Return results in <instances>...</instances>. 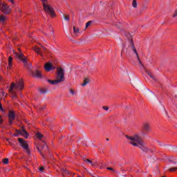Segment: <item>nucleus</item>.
I'll return each mask as SVG.
<instances>
[{
  "label": "nucleus",
  "instance_id": "f257e3e1",
  "mask_svg": "<svg viewBox=\"0 0 177 177\" xmlns=\"http://www.w3.org/2000/svg\"><path fill=\"white\" fill-rule=\"evenodd\" d=\"M147 133L145 131L141 132V136H139L138 134L134 135L133 137L126 135L125 137L127 139L130 140V145H132V146H134L135 147H139L140 150L142 151L147 152L149 151V153H153V151L150 149H147L146 146L145 145V142H143V138L145 136H147Z\"/></svg>",
  "mask_w": 177,
  "mask_h": 177
},
{
  "label": "nucleus",
  "instance_id": "f03ea898",
  "mask_svg": "<svg viewBox=\"0 0 177 177\" xmlns=\"http://www.w3.org/2000/svg\"><path fill=\"white\" fill-rule=\"evenodd\" d=\"M48 81L49 84H51L52 85H56L57 84H59V82H63V81H64V69H63L62 68H57V80H48Z\"/></svg>",
  "mask_w": 177,
  "mask_h": 177
},
{
  "label": "nucleus",
  "instance_id": "7ed1b4c3",
  "mask_svg": "<svg viewBox=\"0 0 177 177\" xmlns=\"http://www.w3.org/2000/svg\"><path fill=\"white\" fill-rule=\"evenodd\" d=\"M15 88H16L17 89H19V91H22V89L24 88V83L23 82V80H19L16 82V84L15 83L11 84V86L9 88V92L10 93L13 94L12 97H16L15 91H13V89H15Z\"/></svg>",
  "mask_w": 177,
  "mask_h": 177
},
{
  "label": "nucleus",
  "instance_id": "20e7f679",
  "mask_svg": "<svg viewBox=\"0 0 177 177\" xmlns=\"http://www.w3.org/2000/svg\"><path fill=\"white\" fill-rule=\"evenodd\" d=\"M43 9L47 15H50L52 17H55L56 16V13L55 12V10L49 3L43 2Z\"/></svg>",
  "mask_w": 177,
  "mask_h": 177
},
{
  "label": "nucleus",
  "instance_id": "39448f33",
  "mask_svg": "<svg viewBox=\"0 0 177 177\" xmlns=\"http://www.w3.org/2000/svg\"><path fill=\"white\" fill-rule=\"evenodd\" d=\"M18 50L19 53H17L14 51V55L17 59H19V60H21L24 63V66L26 67V68H28V62H27V58L24 57V55H23V53H21L20 48H18Z\"/></svg>",
  "mask_w": 177,
  "mask_h": 177
},
{
  "label": "nucleus",
  "instance_id": "423d86ee",
  "mask_svg": "<svg viewBox=\"0 0 177 177\" xmlns=\"http://www.w3.org/2000/svg\"><path fill=\"white\" fill-rule=\"evenodd\" d=\"M129 50L136 55L138 62L140 63V64L143 66V64H142V62H140V59H139V55L138 54V51H136V48H135V45H133V41L132 40L130 41V45L127 49V52H129Z\"/></svg>",
  "mask_w": 177,
  "mask_h": 177
},
{
  "label": "nucleus",
  "instance_id": "0eeeda50",
  "mask_svg": "<svg viewBox=\"0 0 177 177\" xmlns=\"http://www.w3.org/2000/svg\"><path fill=\"white\" fill-rule=\"evenodd\" d=\"M37 150L42 156L43 158H45V155H44V152H46L48 150V145H46V143L42 142L40 146L37 147Z\"/></svg>",
  "mask_w": 177,
  "mask_h": 177
},
{
  "label": "nucleus",
  "instance_id": "6e6552de",
  "mask_svg": "<svg viewBox=\"0 0 177 177\" xmlns=\"http://www.w3.org/2000/svg\"><path fill=\"white\" fill-rule=\"evenodd\" d=\"M33 50L36 52L38 55H40V56H44V53L46 52V48L41 46V48H39L37 46L33 48Z\"/></svg>",
  "mask_w": 177,
  "mask_h": 177
},
{
  "label": "nucleus",
  "instance_id": "1a4fd4ad",
  "mask_svg": "<svg viewBox=\"0 0 177 177\" xmlns=\"http://www.w3.org/2000/svg\"><path fill=\"white\" fill-rule=\"evenodd\" d=\"M16 133L15 134L14 136H19V135H22L26 139L28 138V133L24 129H22L21 130H16Z\"/></svg>",
  "mask_w": 177,
  "mask_h": 177
},
{
  "label": "nucleus",
  "instance_id": "9d476101",
  "mask_svg": "<svg viewBox=\"0 0 177 177\" xmlns=\"http://www.w3.org/2000/svg\"><path fill=\"white\" fill-rule=\"evenodd\" d=\"M16 118V114H15V111H9L8 113V120H9V124L12 125L13 124V120Z\"/></svg>",
  "mask_w": 177,
  "mask_h": 177
},
{
  "label": "nucleus",
  "instance_id": "9b49d317",
  "mask_svg": "<svg viewBox=\"0 0 177 177\" xmlns=\"http://www.w3.org/2000/svg\"><path fill=\"white\" fill-rule=\"evenodd\" d=\"M18 142L20 145V146L24 149V150H27L28 149V144L27 143V141L24 140L23 138H18Z\"/></svg>",
  "mask_w": 177,
  "mask_h": 177
},
{
  "label": "nucleus",
  "instance_id": "f8f14e48",
  "mask_svg": "<svg viewBox=\"0 0 177 177\" xmlns=\"http://www.w3.org/2000/svg\"><path fill=\"white\" fill-rule=\"evenodd\" d=\"M1 10L3 12V13H5V15H9V13H10V8L9 6H8V5H6V3L2 4Z\"/></svg>",
  "mask_w": 177,
  "mask_h": 177
},
{
  "label": "nucleus",
  "instance_id": "ddd939ff",
  "mask_svg": "<svg viewBox=\"0 0 177 177\" xmlns=\"http://www.w3.org/2000/svg\"><path fill=\"white\" fill-rule=\"evenodd\" d=\"M44 69L46 71H51V70H55V67H53V64L47 63L44 65Z\"/></svg>",
  "mask_w": 177,
  "mask_h": 177
},
{
  "label": "nucleus",
  "instance_id": "4468645a",
  "mask_svg": "<svg viewBox=\"0 0 177 177\" xmlns=\"http://www.w3.org/2000/svg\"><path fill=\"white\" fill-rule=\"evenodd\" d=\"M143 130L145 132H150L151 131V129L150 128V124L148 122H145L142 125Z\"/></svg>",
  "mask_w": 177,
  "mask_h": 177
},
{
  "label": "nucleus",
  "instance_id": "2eb2a0df",
  "mask_svg": "<svg viewBox=\"0 0 177 177\" xmlns=\"http://www.w3.org/2000/svg\"><path fill=\"white\" fill-rule=\"evenodd\" d=\"M32 75H33L36 78H42V73H41V71L38 70L35 71V72H32Z\"/></svg>",
  "mask_w": 177,
  "mask_h": 177
},
{
  "label": "nucleus",
  "instance_id": "dca6fc26",
  "mask_svg": "<svg viewBox=\"0 0 177 177\" xmlns=\"http://www.w3.org/2000/svg\"><path fill=\"white\" fill-rule=\"evenodd\" d=\"M145 95L147 97H148L149 99H151V97L154 96V93L151 91L150 90H147Z\"/></svg>",
  "mask_w": 177,
  "mask_h": 177
},
{
  "label": "nucleus",
  "instance_id": "f3484780",
  "mask_svg": "<svg viewBox=\"0 0 177 177\" xmlns=\"http://www.w3.org/2000/svg\"><path fill=\"white\" fill-rule=\"evenodd\" d=\"M83 160H84V161L85 162H87L88 164H91V165H92L93 167H95L96 162H95L94 163H93L92 160H89V159L84 158Z\"/></svg>",
  "mask_w": 177,
  "mask_h": 177
},
{
  "label": "nucleus",
  "instance_id": "a211bd4d",
  "mask_svg": "<svg viewBox=\"0 0 177 177\" xmlns=\"http://www.w3.org/2000/svg\"><path fill=\"white\" fill-rule=\"evenodd\" d=\"M12 62H13V58H12V57H8V66H9V67H12Z\"/></svg>",
  "mask_w": 177,
  "mask_h": 177
},
{
  "label": "nucleus",
  "instance_id": "6ab92c4d",
  "mask_svg": "<svg viewBox=\"0 0 177 177\" xmlns=\"http://www.w3.org/2000/svg\"><path fill=\"white\" fill-rule=\"evenodd\" d=\"M39 92H40V95H45V93H46L48 91L46 90V88H40Z\"/></svg>",
  "mask_w": 177,
  "mask_h": 177
},
{
  "label": "nucleus",
  "instance_id": "aec40b11",
  "mask_svg": "<svg viewBox=\"0 0 177 177\" xmlns=\"http://www.w3.org/2000/svg\"><path fill=\"white\" fill-rule=\"evenodd\" d=\"M89 84V80L88 79H85L84 81V83L82 84V86H86V85H88Z\"/></svg>",
  "mask_w": 177,
  "mask_h": 177
},
{
  "label": "nucleus",
  "instance_id": "412c9836",
  "mask_svg": "<svg viewBox=\"0 0 177 177\" xmlns=\"http://www.w3.org/2000/svg\"><path fill=\"white\" fill-rule=\"evenodd\" d=\"M73 32L75 34H78V32H80V29L76 28L75 26H73Z\"/></svg>",
  "mask_w": 177,
  "mask_h": 177
},
{
  "label": "nucleus",
  "instance_id": "4be33fe9",
  "mask_svg": "<svg viewBox=\"0 0 177 177\" xmlns=\"http://www.w3.org/2000/svg\"><path fill=\"white\" fill-rule=\"evenodd\" d=\"M132 6H133V8L138 7V3L136 2V0H133Z\"/></svg>",
  "mask_w": 177,
  "mask_h": 177
},
{
  "label": "nucleus",
  "instance_id": "5701e85b",
  "mask_svg": "<svg viewBox=\"0 0 177 177\" xmlns=\"http://www.w3.org/2000/svg\"><path fill=\"white\" fill-rule=\"evenodd\" d=\"M146 73L151 78H152V80H156V77H154V76H153V75H151L149 71H146Z\"/></svg>",
  "mask_w": 177,
  "mask_h": 177
},
{
  "label": "nucleus",
  "instance_id": "b1692460",
  "mask_svg": "<svg viewBox=\"0 0 177 177\" xmlns=\"http://www.w3.org/2000/svg\"><path fill=\"white\" fill-rule=\"evenodd\" d=\"M3 164H6V165L9 164V159L8 158L3 159Z\"/></svg>",
  "mask_w": 177,
  "mask_h": 177
},
{
  "label": "nucleus",
  "instance_id": "393cba45",
  "mask_svg": "<svg viewBox=\"0 0 177 177\" xmlns=\"http://www.w3.org/2000/svg\"><path fill=\"white\" fill-rule=\"evenodd\" d=\"M91 24H92V21H88L86 24V28H88V27H89V26H91Z\"/></svg>",
  "mask_w": 177,
  "mask_h": 177
},
{
  "label": "nucleus",
  "instance_id": "a878e982",
  "mask_svg": "<svg viewBox=\"0 0 177 177\" xmlns=\"http://www.w3.org/2000/svg\"><path fill=\"white\" fill-rule=\"evenodd\" d=\"M156 142H157L158 145L159 146H160L161 147L165 146V145L162 144V142H161L160 141L156 140Z\"/></svg>",
  "mask_w": 177,
  "mask_h": 177
},
{
  "label": "nucleus",
  "instance_id": "bb28decb",
  "mask_svg": "<svg viewBox=\"0 0 177 177\" xmlns=\"http://www.w3.org/2000/svg\"><path fill=\"white\" fill-rule=\"evenodd\" d=\"M5 20H6L5 17L1 15V16H0V21H1L2 23H3V21H5Z\"/></svg>",
  "mask_w": 177,
  "mask_h": 177
},
{
  "label": "nucleus",
  "instance_id": "cd10ccee",
  "mask_svg": "<svg viewBox=\"0 0 177 177\" xmlns=\"http://www.w3.org/2000/svg\"><path fill=\"white\" fill-rule=\"evenodd\" d=\"M37 136L39 139H42V138H44V136L41 134V133H38Z\"/></svg>",
  "mask_w": 177,
  "mask_h": 177
},
{
  "label": "nucleus",
  "instance_id": "c85d7f7f",
  "mask_svg": "<svg viewBox=\"0 0 177 177\" xmlns=\"http://www.w3.org/2000/svg\"><path fill=\"white\" fill-rule=\"evenodd\" d=\"M169 172H175L176 171V167H171L169 169Z\"/></svg>",
  "mask_w": 177,
  "mask_h": 177
},
{
  "label": "nucleus",
  "instance_id": "c756f323",
  "mask_svg": "<svg viewBox=\"0 0 177 177\" xmlns=\"http://www.w3.org/2000/svg\"><path fill=\"white\" fill-rule=\"evenodd\" d=\"M64 20H66V21H68V20H70V16L66 15V16H64Z\"/></svg>",
  "mask_w": 177,
  "mask_h": 177
},
{
  "label": "nucleus",
  "instance_id": "7c9ffc66",
  "mask_svg": "<svg viewBox=\"0 0 177 177\" xmlns=\"http://www.w3.org/2000/svg\"><path fill=\"white\" fill-rule=\"evenodd\" d=\"M113 26H115V27H118V28H120V27H121V24L120 23L113 24Z\"/></svg>",
  "mask_w": 177,
  "mask_h": 177
},
{
  "label": "nucleus",
  "instance_id": "2f4dec72",
  "mask_svg": "<svg viewBox=\"0 0 177 177\" xmlns=\"http://www.w3.org/2000/svg\"><path fill=\"white\" fill-rule=\"evenodd\" d=\"M173 17H177V8L175 10Z\"/></svg>",
  "mask_w": 177,
  "mask_h": 177
},
{
  "label": "nucleus",
  "instance_id": "473e14b6",
  "mask_svg": "<svg viewBox=\"0 0 177 177\" xmlns=\"http://www.w3.org/2000/svg\"><path fill=\"white\" fill-rule=\"evenodd\" d=\"M106 169H109V171H112L113 172H115V170L113 169L112 167H107Z\"/></svg>",
  "mask_w": 177,
  "mask_h": 177
},
{
  "label": "nucleus",
  "instance_id": "72a5a7b5",
  "mask_svg": "<svg viewBox=\"0 0 177 177\" xmlns=\"http://www.w3.org/2000/svg\"><path fill=\"white\" fill-rule=\"evenodd\" d=\"M0 111H5V110H3V107H2V104H1V103H0Z\"/></svg>",
  "mask_w": 177,
  "mask_h": 177
},
{
  "label": "nucleus",
  "instance_id": "f704fd0d",
  "mask_svg": "<svg viewBox=\"0 0 177 177\" xmlns=\"http://www.w3.org/2000/svg\"><path fill=\"white\" fill-rule=\"evenodd\" d=\"M102 109L107 111V110H109V106H102Z\"/></svg>",
  "mask_w": 177,
  "mask_h": 177
},
{
  "label": "nucleus",
  "instance_id": "c9c22d12",
  "mask_svg": "<svg viewBox=\"0 0 177 177\" xmlns=\"http://www.w3.org/2000/svg\"><path fill=\"white\" fill-rule=\"evenodd\" d=\"M3 120H2V116L0 115V125L1 124H3Z\"/></svg>",
  "mask_w": 177,
  "mask_h": 177
},
{
  "label": "nucleus",
  "instance_id": "e433bc0d",
  "mask_svg": "<svg viewBox=\"0 0 177 177\" xmlns=\"http://www.w3.org/2000/svg\"><path fill=\"white\" fill-rule=\"evenodd\" d=\"M70 93H71V95H74V90L71 89V90H70Z\"/></svg>",
  "mask_w": 177,
  "mask_h": 177
},
{
  "label": "nucleus",
  "instance_id": "4c0bfd02",
  "mask_svg": "<svg viewBox=\"0 0 177 177\" xmlns=\"http://www.w3.org/2000/svg\"><path fill=\"white\" fill-rule=\"evenodd\" d=\"M170 162H172V164H177V162L175 160H170Z\"/></svg>",
  "mask_w": 177,
  "mask_h": 177
},
{
  "label": "nucleus",
  "instance_id": "58836bf2",
  "mask_svg": "<svg viewBox=\"0 0 177 177\" xmlns=\"http://www.w3.org/2000/svg\"><path fill=\"white\" fill-rule=\"evenodd\" d=\"M26 152L28 154H30V149H26Z\"/></svg>",
  "mask_w": 177,
  "mask_h": 177
},
{
  "label": "nucleus",
  "instance_id": "ea45409f",
  "mask_svg": "<svg viewBox=\"0 0 177 177\" xmlns=\"http://www.w3.org/2000/svg\"><path fill=\"white\" fill-rule=\"evenodd\" d=\"M39 171L42 172V171H44V167H40Z\"/></svg>",
  "mask_w": 177,
  "mask_h": 177
},
{
  "label": "nucleus",
  "instance_id": "a19ab883",
  "mask_svg": "<svg viewBox=\"0 0 177 177\" xmlns=\"http://www.w3.org/2000/svg\"><path fill=\"white\" fill-rule=\"evenodd\" d=\"M9 145H10L12 147L14 146V144L12 142H9Z\"/></svg>",
  "mask_w": 177,
  "mask_h": 177
},
{
  "label": "nucleus",
  "instance_id": "79ce46f5",
  "mask_svg": "<svg viewBox=\"0 0 177 177\" xmlns=\"http://www.w3.org/2000/svg\"><path fill=\"white\" fill-rule=\"evenodd\" d=\"M50 34H51V35H53V30H52V28H51Z\"/></svg>",
  "mask_w": 177,
  "mask_h": 177
},
{
  "label": "nucleus",
  "instance_id": "37998d69",
  "mask_svg": "<svg viewBox=\"0 0 177 177\" xmlns=\"http://www.w3.org/2000/svg\"><path fill=\"white\" fill-rule=\"evenodd\" d=\"M1 93H2L3 96H5V92L2 91Z\"/></svg>",
  "mask_w": 177,
  "mask_h": 177
},
{
  "label": "nucleus",
  "instance_id": "c03bdc74",
  "mask_svg": "<svg viewBox=\"0 0 177 177\" xmlns=\"http://www.w3.org/2000/svg\"><path fill=\"white\" fill-rule=\"evenodd\" d=\"M12 3H13L14 0H9Z\"/></svg>",
  "mask_w": 177,
  "mask_h": 177
},
{
  "label": "nucleus",
  "instance_id": "a18cd8bd",
  "mask_svg": "<svg viewBox=\"0 0 177 177\" xmlns=\"http://www.w3.org/2000/svg\"><path fill=\"white\" fill-rule=\"evenodd\" d=\"M6 140H7V142H8V143H9V142H10V141H9L8 138H7Z\"/></svg>",
  "mask_w": 177,
  "mask_h": 177
},
{
  "label": "nucleus",
  "instance_id": "49530a36",
  "mask_svg": "<svg viewBox=\"0 0 177 177\" xmlns=\"http://www.w3.org/2000/svg\"><path fill=\"white\" fill-rule=\"evenodd\" d=\"M145 2H149V1H150V0H145Z\"/></svg>",
  "mask_w": 177,
  "mask_h": 177
},
{
  "label": "nucleus",
  "instance_id": "de8ad7c7",
  "mask_svg": "<svg viewBox=\"0 0 177 177\" xmlns=\"http://www.w3.org/2000/svg\"><path fill=\"white\" fill-rule=\"evenodd\" d=\"M129 37H131V35L129 33Z\"/></svg>",
  "mask_w": 177,
  "mask_h": 177
},
{
  "label": "nucleus",
  "instance_id": "09e8293b",
  "mask_svg": "<svg viewBox=\"0 0 177 177\" xmlns=\"http://www.w3.org/2000/svg\"><path fill=\"white\" fill-rule=\"evenodd\" d=\"M106 140L109 141V138H106Z\"/></svg>",
  "mask_w": 177,
  "mask_h": 177
},
{
  "label": "nucleus",
  "instance_id": "8fccbe9b",
  "mask_svg": "<svg viewBox=\"0 0 177 177\" xmlns=\"http://www.w3.org/2000/svg\"><path fill=\"white\" fill-rule=\"evenodd\" d=\"M41 1H46V0H41Z\"/></svg>",
  "mask_w": 177,
  "mask_h": 177
},
{
  "label": "nucleus",
  "instance_id": "3c124183",
  "mask_svg": "<svg viewBox=\"0 0 177 177\" xmlns=\"http://www.w3.org/2000/svg\"><path fill=\"white\" fill-rule=\"evenodd\" d=\"M176 169H177V167H176Z\"/></svg>",
  "mask_w": 177,
  "mask_h": 177
}]
</instances>
